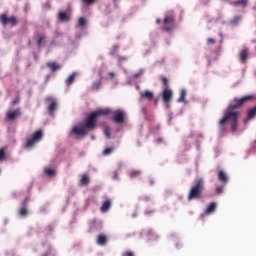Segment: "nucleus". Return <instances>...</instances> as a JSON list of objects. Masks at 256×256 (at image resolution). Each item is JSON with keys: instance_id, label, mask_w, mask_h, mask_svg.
Returning a JSON list of instances; mask_svg holds the SVG:
<instances>
[{"instance_id": "nucleus-1", "label": "nucleus", "mask_w": 256, "mask_h": 256, "mask_svg": "<svg viewBox=\"0 0 256 256\" xmlns=\"http://www.w3.org/2000/svg\"><path fill=\"white\" fill-rule=\"evenodd\" d=\"M108 113H111V109L109 108L98 109L92 112L83 122L72 127L70 131L71 137H85L89 131L95 129L97 118Z\"/></svg>"}, {"instance_id": "nucleus-2", "label": "nucleus", "mask_w": 256, "mask_h": 256, "mask_svg": "<svg viewBox=\"0 0 256 256\" xmlns=\"http://www.w3.org/2000/svg\"><path fill=\"white\" fill-rule=\"evenodd\" d=\"M251 99H253V95L244 96L241 99H234V103H230L224 117L219 121V125L223 126L227 121H230L232 123L231 131L235 133L237 131V117H239V112L235 111V109H239L243 103H247Z\"/></svg>"}, {"instance_id": "nucleus-3", "label": "nucleus", "mask_w": 256, "mask_h": 256, "mask_svg": "<svg viewBox=\"0 0 256 256\" xmlns=\"http://www.w3.org/2000/svg\"><path fill=\"white\" fill-rule=\"evenodd\" d=\"M203 183L202 178L196 181L194 186L190 189L188 201H193V199H199V197H201V193H203Z\"/></svg>"}, {"instance_id": "nucleus-4", "label": "nucleus", "mask_w": 256, "mask_h": 256, "mask_svg": "<svg viewBox=\"0 0 256 256\" xmlns=\"http://www.w3.org/2000/svg\"><path fill=\"white\" fill-rule=\"evenodd\" d=\"M42 139H43V131L42 130H38V131L34 132L32 138L28 139V141L26 143V148L33 149V147H35V145H37V143H39V141H41Z\"/></svg>"}, {"instance_id": "nucleus-5", "label": "nucleus", "mask_w": 256, "mask_h": 256, "mask_svg": "<svg viewBox=\"0 0 256 256\" xmlns=\"http://www.w3.org/2000/svg\"><path fill=\"white\" fill-rule=\"evenodd\" d=\"M162 28L167 32H171L172 29H175V18H173V16H166L163 20Z\"/></svg>"}, {"instance_id": "nucleus-6", "label": "nucleus", "mask_w": 256, "mask_h": 256, "mask_svg": "<svg viewBox=\"0 0 256 256\" xmlns=\"http://www.w3.org/2000/svg\"><path fill=\"white\" fill-rule=\"evenodd\" d=\"M162 99L165 103L166 109H169L171 103V99H173V90L169 88H165L162 92Z\"/></svg>"}, {"instance_id": "nucleus-7", "label": "nucleus", "mask_w": 256, "mask_h": 256, "mask_svg": "<svg viewBox=\"0 0 256 256\" xmlns=\"http://www.w3.org/2000/svg\"><path fill=\"white\" fill-rule=\"evenodd\" d=\"M127 113L124 110L118 109L113 112V121L115 123L121 124L125 123V117Z\"/></svg>"}, {"instance_id": "nucleus-8", "label": "nucleus", "mask_w": 256, "mask_h": 256, "mask_svg": "<svg viewBox=\"0 0 256 256\" xmlns=\"http://www.w3.org/2000/svg\"><path fill=\"white\" fill-rule=\"evenodd\" d=\"M46 101H48V103H50L48 105V112L50 115H53V113H55V111H57V100H55V98H53V97H48V98H46Z\"/></svg>"}, {"instance_id": "nucleus-9", "label": "nucleus", "mask_w": 256, "mask_h": 256, "mask_svg": "<svg viewBox=\"0 0 256 256\" xmlns=\"http://www.w3.org/2000/svg\"><path fill=\"white\" fill-rule=\"evenodd\" d=\"M0 21L3 25H7V23H11V25H17V18L15 17L7 18V15L5 14H2L0 16Z\"/></svg>"}, {"instance_id": "nucleus-10", "label": "nucleus", "mask_w": 256, "mask_h": 256, "mask_svg": "<svg viewBox=\"0 0 256 256\" xmlns=\"http://www.w3.org/2000/svg\"><path fill=\"white\" fill-rule=\"evenodd\" d=\"M20 113H21L20 109L9 110L6 113V119H8L9 121H13V119H17L19 117Z\"/></svg>"}, {"instance_id": "nucleus-11", "label": "nucleus", "mask_w": 256, "mask_h": 256, "mask_svg": "<svg viewBox=\"0 0 256 256\" xmlns=\"http://www.w3.org/2000/svg\"><path fill=\"white\" fill-rule=\"evenodd\" d=\"M153 92L146 90L145 92H140V99H147V101H152L153 100Z\"/></svg>"}, {"instance_id": "nucleus-12", "label": "nucleus", "mask_w": 256, "mask_h": 256, "mask_svg": "<svg viewBox=\"0 0 256 256\" xmlns=\"http://www.w3.org/2000/svg\"><path fill=\"white\" fill-rule=\"evenodd\" d=\"M215 209H217V203L212 202L207 208L204 214H202V217L204 215H211V213H214Z\"/></svg>"}, {"instance_id": "nucleus-13", "label": "nucleus", "mask_w": 256, "mask_h": 256, "mask_svg": "<svg viewBox=\"0 0 256 256\" xmlns=\"http://www.w3.org/2000/svg\"><path fill=\"white\" fill-rule=\"evenodd\" d=\"M218 179L222 183H227L229 181V177L227 176V173H225V171H223V170H220L218 172Z\"/></svg>"}, {"instance_id": "nucleus-14", "label": "nucleus", "mask_w": 256, "mask_h": 256, "mask_svg": "<svg viewBox=\"0 0 256 256\" xmlns=\"http://www.w3.org/2000/svg\"><path fill=\"white\" fill-rule=\"evenodd\" d=\"M109 209H111V201L107 200L102 204L100 210L102 213H107Z\"/></svg>"}, {"instance_id": "nucleus-15", "label": "nucleus", "mask_w": 256, "mask_h": 256, "mask_svg": "<svg viewBox=\"0 0 256 256\" xmlns=\"http://www.w3.org/2000/svg\"><path fill=\"white\" fill-rule=\"evenodd\" d=\"M185 97H187V90L182 89L180 92V97L178 98L177 102L178 103H187L185 100Z\"/></svg>"}, {"instance_id": "nucleus-16", "label": "nucleus", "mask_w": 256, "mask_h": 256, "mask_svg": "<svg viewBox=\"0 0 256 256\" xmlns=\"http://www.w3.org/2000/svg\"><path fill=\"white\" fill-rule=\"evenodd\" d=\"M241 16H235L232 20H230V25L232 27H237V25H239L241 23Z\"/></svg>"}, {"instance_id": "nucleus-17", "label": "nucleus", "mask_w": 256, "mask_h": 256, "mask_svg": "<svg viewBox=\"0 0 256 256\" xmlns=\"http://www.w3.org/2000/svg\"><path fill=\"white\" fill-rule=\"evenodd\" d=\"M80 185H82V187L89 185V176L87 174L82 175V177L80 179Z\"/></svg>"}, {"instance_id": "nucleus-18", "label": "nucleus", "mask_w": 256, "mask_h": 256, "mask_svg": "<svg viewBox=\"0 0 256 256\" xmlns=\"http://www.w3.org/2000/svg\"><path fill=\"white\" fill-rule=\"evenodd\" d=\"M58 19L61 22L69 21V15L67 14V12H60L58 14Z\"/></svg>"}, {"instance_id": "nucleus-19", "label": "nucleus", "mask_w": 256, "mask_h": 256, "mask_svg": "<svg viewBox=\"0 0 256 256\" xmlns=\"http://www.w3.org/2000/svg\"><path fill=\"white\" fill-rule=\"evenodd\" d=\"M249 55V51L247 49H244L240 52V60L245 63L247 61V57Z\"/></svg>"}, {"instance_id": "nucleus-20", "label": "nucleus", "mask_w": 256, "mask_h": 256, "mask_svg": "<svg viewBox=\"0 0 256 256\" xmlns=\"http://www.w3.org/2000/svg\"><path fill=\"white\" fill-rule=\"evenodd\" d=\"M44 173L45 175H48V177H55V175L57 174V171H55V169L53 168H45Z\"/></svg>"}, {"instance_id": "nucleus-21", "label": "nucleus", "mask_w": 256, "mask_h": 256, "mask_svg": "<svg viewBox=\"0 0 256 256\" xmlns=\"http://www.w3.org/2000/svg\"><path fill=\"white\" fill-rule=\"evenodd\" d=\"M98 245H105L107 243V236L100 234L97 239Z\"/></svg>"}, {"instance_id": "nucleus-22", "label": "nucleus", "mask_w": 256, "mask_h": 256, "mask_svg": "<svg viewBox=\"0 0 256 256\" xmlns=\"http://www.w3.org/2000/svg\"><path fill=\"white\" fill-rule=\"evenodd\" d=\"M47 67H49L51 71H57V69H61V66L55 62L47 63Z\"/></svg>"}, {"instance_id": "nucleus-23", "label": "nucleus", "mask_w": 256, "mask_h": 256, "mask_svg": "<svg viewBox=\"0 0 256 256\" xmlns=\"http://www.w3.org/2000/svg\"><path fill=\"white\" fill-rule=\"evenodd\" d=\"M86 25H87V19H85L84 17H81L78 19L77 27H80L81 29H83Z\"/></svg>"}, {"instance_id": "nucleus-24", "label": "nucleus", "mask_w": 256, "mask_h": 256, "mask_svg": "<svg viewBox=\"0 0 256 256\" xmlns=\"http://www.w3.org/2000/svg\"><path fill=\"white\" fill-rule=\"evenodd\" d=\"M75 77H77V73L74 72L66 79V85H72L75 81Z\"/></svg>"}, {"instance_id": "nucleus-25", "label": "nucleus", "mask_w": 256, "mask_h": 256, "mask_svg": "<svg viewBox=\"0 0 256 256\" xmlns=\"http://www.w3.org/2000/svg\"><path fill=\"white\" fill-rule=\"evenodd\" d=\"M99 89H101V80H97L92 84L93 91H99Z\"/></svg>"}, {"instance_id": "nucleus-26", "label": "nucleus", "mask_w": 256, "mask_h": 256, "mask_svg": "<svg viewBox=\"0 0 256 256\" xmlns=\"http://www.w3.org/2000/svg\"><path fill=\"white\" fill-rule=\"evenodd\" d=\"M233 5L235 7H238V5H242V7H245L247 5V0H238L233 2Z\"/></svg>"}, {"instance_id": "nucleus-27", "label": "nucleus", "mask_w": 256, "mask_h": 256, "mask_svg": "<svg viewBox=\"0 0 256 256\" xmlns=\"http://www.w3.org/2000/svg\"><path fill=\"white\" fill-rule=\"evenodd\" d=\"M112 151H115V148L111 147V148H106L103 151V155H111Z\"/></svg>"}, {"instance_id": "nucleus-28", "label": "nucleus", "mask_w": 256, "mask_h": 256, "mask_svg": "<svg viewBox=\"0 0 256 256\" xmlns=\"http://www.w3.org/2000/svg\"><path fill=\"white\" fill-rule=\"evenodd\" d=\"M137 175H141V171H131L130 172L131 179H134V177H137Z\"/></svg>"}, {"instance_id": "nucleus-29", "label": "nucleus", "mask_w": 256, "mask_h": 256, "mask_svg": "<svg viewBox=\"0 0 256 256\" xmlns=\"http://www.w3.org/2000/svg\"><path fill=\"white\" fill-rule=\"evenodd\" d=\"M20 215H21V217H25L26 215H27V208H25V207H22L21 209H20Z\"/></svg>"}, {"instance_id": "nucleus-30", "label": "nucleus", "mask_w": 256, "mask_h": 256, "mask_svg": "<svg viewBox=\"0 0 256 256\" xmlns=\"http://www.w3.org/2000/svg\"><path fill=\"white\" fill-rule=\"evenodd\" d=\"M43 41H45V37L41 36L38 40H37V45L38 47H41L43 45Z\"/></svg>"}, {"instance_id": "nucleus-31", "label": "nucleus", "mask_w": 256, "mask_h": 256, "mask_svg": "<svg viewBox=\"0 0 256 256\" xmlns=\"http://www.w3.org/2000/svg\"><path fill=\"white\" fill-rule=\"evenodd\" d=\"M104 135L109 139L111 137V133L109 132V127L104 128Z\"/></svg>"}, {"instance_id": "nucleus-32", "label": "nucleus", "mask_w": 256, "mask_h": 256, "mask_svg": "<svg viewBox=\"0 0 256 256\" xmlns=\"http://www.w3.org/2000/svg\"><path fill=\"white\" fill-rule=\"evenodd\" d=\"M86 5H93L97 0H82Z\"/></svg>"}, {"instance_id": "nucleus-33", "label": "nucleus", "mask_w": 256, "mask_h": 256, "mask_svg": "<svg viewBox=\"0 0 256 256\" xmlns=\"http://www.w3.org/2000/svg\"><path fill=\"white\" fill-rule=\"evenodd\" d=\"M5 159V150L0 149V161H3Z\"/></svg>"}, {"instance_id": "nucleus-34", "label": "nucleus", "mask_w": 256, "mask_h": 256, "mask_svg": "<svg viewBox=\"0 0 256 256\" xmlns=\"http://www.w3.org/2000/svg\"><path fill=\"white\" fill-rule=\"evenodd\" d=\"M143 75V70H140L138 73L134 74L133 77L137 79V77H141Z\"/></svg>"}, {"instance_id": "nucleus-35", "label": "nucleus", "mask_w": 256, "mask_h": 256, "mask_svg": "<svg viewBox=\"0 0 256 256\" xmlns=\"http://www.w3.org/2000/svg\"><path fill=\"white\" fill-rule=\"evenodd\" d=\"M216 193H218V195H221V193H223V187H217Z\"/></svg>"}, {"instance_id": "nucleus-36", "label": "nucleus", "mask_w": 256, "mask_h": 256, "mask_svg": "<svg viewBox=\"0 0 256 256\" xmlns=\"http://www.w3.org/2000/svg\"><path fill=\"white\" fill-rule=\"evenodd\" d=\"M119 63H122V61H127V57H118Z\"/></svg>"}, {"instance_id": "nucleus-37", "label": "nucleus", "mask_w": 256, "mask_h": 256, "mask_svg": "<svg viewBox=\"0 0 256 256\" xmlns=\"http://www.w3.org/2000/svg\"><path fill=\"white\" fill-rule=\"evenodd\" d=\"M122 256H133V252H125Z\"/></svg>"}, {"instance_id": "nucleus-38", "label": "nucleus", "mask_w": 256, "mask_h": 256, "mask_svg": "<svg viewBox=\"0 0 256 256\" xmlns=\"http://www.w3.org/2000/svg\"><path fill=\"white\" fill-rule=\"evenodd\" d=\"M12 103H13V105H17V103H19V98L13 100Z\"/></svg>"}, {"instance_id": "nucleus-39", "label": "nucleus", "mask_w": 256, "mask_h": 256, "mask_svg": "<svg viewBox=\"0 0 256 256\" xmlns=\"http://www.w3.org/2000/svg\"><path fill=\"white\" fill-rule=\"evenodd\" d=\"M208 43H215V39H213V38H208Z\"/></svg>"}, {"instance_id": "nucleus-40", "label": "nucleus", "mask_w": 256, "mask_h": 256, "mask_svg": "<svg viewBox=\"0 0 256 256\" xmlns=\"http://www.w3.org/2000/svg\"><path fill=\"white\" fill-rule=\"evenodd\" d=\"M108 75H109V77H111V79H113V77H115V73H113V72L108 73Z\"/></svg>"}, {"instance_id": "nucleus-41", "label": "nucleus", "mask_w": 256, "mask_h": 256, "mask_svg": "<svg viewBox=\"0 0 256 256\" xmlns=\"http://www.w3.org/2000/svg\"><path fill=\"white\" fill-rule=\"evenodd\" d=\"M115 51H117V46L113 47L112 54L115 53Z\"/></svg>"}, {"instance_id": "nucleus-42", "label": "nucleus", "mask_w": 256, "mask_h": 256, "mask_svg": "<svg viewBox=\"0 0 256 256\" xmlns=\"http://www.w3.org/2000/svg\"><path fill=\"white\" fill-rule=\"evenodd\" d=\"M164 85H167V78H163Z\"/></svg>"}, {"instance_id": "nucleus-43", "label": "nucleus", "mask_w": 256, "mask_h": 256, "mask_svg": "<svg viewBox=\"0 0 256 256\" xmlns=\"http://www.w3.org/2000/svg\"><path fill=\"white\" fill-rule=\"evenodd\" d=\"M156 23H161V19H157V20H156Z\"/></svg>"}, {"instance_id": "nucleus-44", "label": "nucleus", "mask_w": 256, "mask_h": 256, "mask_svg": "<svg viewBox=\"0 0 256 256\" xmlns=\"http://www.w3.org/2000/svg\"><path fill=\"white\" fill-rule=\"evenodd\" d=\"M91 139H92V140H95V136H94V135H92V136H91Z\"/></svg>"}, {"instance_id": "nucleus-45", "label": "nucleus", "mask_w": 256, "mask_h": 256, "mask_svg": "<svg viewBox=\"0 0 256 256\" xmlns=\"http://www.w3.org/2000/svg\"><path fill=\"white\" fill-rule=\"evenodd\" d=\"M145 214L148 215V214H149V211H146Z\"/></svg>"}, {"instance_id": "nucleus-46", "label": "nucleus", "mask_w": 256, "mask_h": 256, "mask_svg": "<svg viewBox=\"0 0 256 256\" xmlns=\"http://www.w3.org/2000/svg\"><path fill=\"white\" fill-rule=\"evenodd\" d=\"M220 129H221V131H223V129H225V128H224V127H221Z\"/></svg>"}, {"instance_id": "nucleus-47", "label": "nucleus", "mask_w": 256, "mask_h": 256, "mask_svg": "<svg viewBox=\"0 0 256 256\" xmlns=\"http://www.w3.org/2000/svg\"><path fill=\"white\" fill-rule=\"evenodd\" d=\"M159 141H161V139H158V140H157V143H159Z\"/></svg>"}, {"instance_id": "nucleus-48", "label": "nucleus", "mask_w": 256, "mask_h": 256, "mask_svg": "<svg viewBox=\"0 0 256 256\" xmlns=\"http://www.w3.org/2000/svg\"><path fill=\"white\" fill-rule=\"evenodd\" d=\"M136 89H139V86H136Z\"/></svg>"}, {"instance_id": "nucleus-49", "label": "nucleus", "mask_w": 256, "mask_h": 256, "mask_svg": "<svg viewBox=\"0 0 256 256\" xmlns=\"http://www.w3.org/2000/svg\"><path fill=\"white\" fill-rule=\"evenodd\" d=\"M151 185H153V181H151Z\"/></svg>"}]
</instances>
